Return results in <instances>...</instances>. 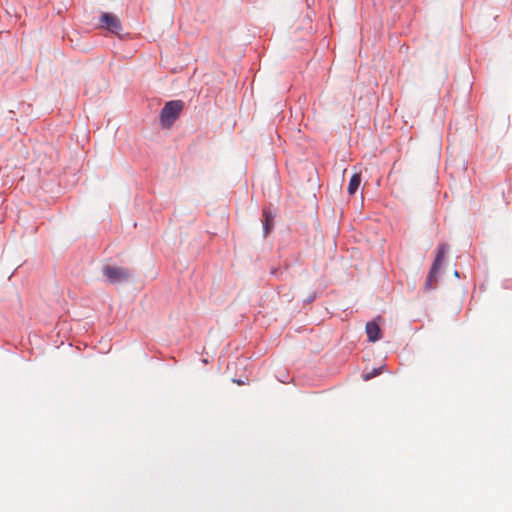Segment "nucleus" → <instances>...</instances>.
<instances>
[{"instance_id": "1", "label": "nucleus", "mask_w": 512, "mask_h": 512, "mask_svg": "<svg viewBox=\"0 0 512 512\" xmlns=\"http://www.w3.org/2000/svg\"><path fill=\"white\" fill-rule=\"evenodd\" d=\"M184 103L181 100H171L167 102L160 112V124L162 128H170L179 118Z\"/></svg>"}, {"instance_id": "4", "label": "nucleus", "mask_w": 512, "mask_h": 512, "mask_svg": "<svg viewBox=\"0 0 512 512\" xmlns=\"http://www.w3.org/2000/svg\"><path fill=\"white\" fill-rule=\"evenodd\" d=\"M366 333L370 342H376L381 338L379 325L374 321L366 324Z\"/></svg>"}, {"instance_id": "2", "label": "nucleus", "mask_w": 512, "mask_h": 512, "mask_svg": "<svg viewBox=\"0 0 512 512\" xmlns=\"http://www.w3.org/2000/svg\"><path fill=\"white\" fill-rule=\"evenodd\" d=\"M103 274L107 277L111 284H118L125 282L129 279L130 273L126 268L116 266H106L103 269Z\"/></svg>"}, {"instance_id": "3", "label": "nucleus", "mask_w": 512, "mask_h": 512, "mask_svg": "<svg viewBox=\"0 0 512 512\" xmlns=\"http://www.w3.org/2000/svg\"><path fill=\"white\" fill-rule=\"evenodd\" d=\"M99 23L102 28L116 35H119L122 30L119 18L112 13H102Z\"/></svg>"}, {"instance_id": "7", "label": "nucleus", "mask_w": 512, "mask_h": 512, "mask_svg": "<svg viewBox=\"0 0 512 512\" xmlns=\"http://www.w3.org/2000/svg\"><path fill=\"white\" fill-rule=\"evenodd\" d=\"M360 183H361V175L359 173H354L349 181V184H348V188H347L348 194L354 195L356 193V191L358 190Z\"/></svg>"}, {"instance_id": "9", "label": "nucleus", "mask_w": 512, "mask_h": 512, "mask_svg": "<svg viewBox=\"0 0 512 512\" xmlns=\"http://www.w3.org/2000/svg\"><path fill=\"white\" fill-rule=\"evenodd\" d=\"M379 373H380V372H379L378 370L374 369L372 372L367 373V374H364V375H363V379H364V380H369V379H371L372 377H374V376L378 375Z\"/></svg>"}, {"instance_id": "8", "label": "nucleus", "mask_w": 512, "mask_h": 512, "mask_svg": "<svg viewBox=\"0 0 512 512\" xmlns=\"http://www.w3.org/2000/svg\"><path fill=\"white\" fill-rule=\"evenodd\" d=\"M264 217V236H266L274 226L273 215L267 209L263 210Z\"/></svg>"}, {"instance_id": "5", "label": "nucleus", "mask_w": 512, "mask_h": 512, "mask_svg": "<svg viewBox=\"0 0 512 512\" xmlns=\"http://www.w3.org/2000/svg\"><path fill=\"white\" fill-rule=\"evenodd\" d=\"M448 251V245L444 244V243H440L438 246H437V249H436V257H435V260L433 262L432 265L438 267V268H441L442 266V263L444 261V258L446 256V253Z\"/></svg>"}, {"instance_id": "6", "label": "nucleus", "mask_w": 512, "mask_h": 512, "mask_svg": "<svg viewBox=\"0 0 512 512\" xmlns=\"http://www.w3.org/2000/svg\"><path fill=\"white\" fill-rule=\"evenodd\" d=\"M439 271H440V268L432 265V267L429 271V274L426 278V282H425V288L427 290L432 289L435 286V284L437 283V275H438Z\"/></svg>"}]
</instances>
